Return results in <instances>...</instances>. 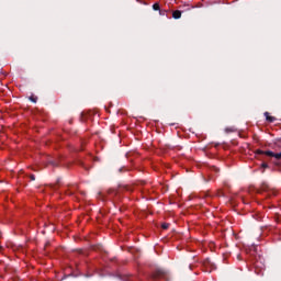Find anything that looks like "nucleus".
<instances>
[{
  "label": "nucleus",
  "instance_id": "1",
  "mask_svg": "<svg viewBox=\"0 0 281 281\" xmlns=\"http://www.w3.org/2000/svg\"><path fill=\"white\" fill-rule=\"evenodd\" d=\"M259 155H267L268 157H273L274 153L273 151H262V150H258Z\"/></svg>",
  "mask_w": 281,
  "mask_h": 281
},
{
  "label": "nucleus",
  "instance_id": "2",
  "mask_svg": "<svg viewBox=\"0 0 281 281\" xmlns=\"http://www.w3.org/2000/svg\"><path fill=\"white\" fill-rule=\"evenodd\" d=\"M265 117H266L267 122H274L276 121V117L269 116V112H265Z\"/></svg>",
  "mask_w": 281,
  "mask_h": 281
},
{
  "label": "nucleus",
  "instance_id": "3",
  "mask_svg": "<svg viewBox=\"0 0 281 281\" xmlns=\"http://www.w3.org/2000/svg\"><path fill=\"white\" fill-rule=\"evenodd\" d=\"M172 16L175 19H179L181 16V11H179V10L173 11Z\"/></svg>",
  "mask_w": 281,
  "mask_h": 281
},
{
  "label": "nucleus",
  "instance_id": "4",
  "mask_svg": "<svg viewBox=\"0 0 281 281\" xmlns=\"http://www.w3.org/2000/svg\"><path fill=\"white\" fill-rule=\"evenodd\" d=\"M272 157H274V159H281V153H279V154H273Z\"/></svg>",
  "mask_w": 281,
  "mask_h": 281
},
{
  "label": "nucleus",
  "instance_id": "5",
  "mask_svg": "<svg viewBox=\"0 0 281 281\" xmlns=\"http://www.w3.org/2000/svg\"><path fill=\"white\" fill-rule=\"evenodd\" d=\"M153 10H155V11L159 10V3H155V4L153 5Z\"/></svg>",
  "mask_w": 281,
  "mask_h": 281
},
{
  "label": "nucleus",
  "instance_id": "6",
  "mask_svg": "<svg viewBox=\"0 0 281 281\" xmlns=\"http://www.w3.org/2000/svg\"><path fill=\"white\" fill-rule=\"evenodd\" d=\"M161 227H162V229H168V227H170V224L165 223V224L161 225Z\"/></svg>",
  "mask_w": 281,
  "mask_h": 281
},
{
  "label": "nucleus",
  "instance_id": "7",
  "mask_svg": "<svg viewBox=\"0 0 281 281\" xmlns=\"http://www.w3.org/2000/svg\"><path fill=\"white\" fill-rule=\"evenodd\" d=\"M30 100H31L32 102H36V98H34V97H31Z\"/></svg>",
  "mask_w": 281,
  "mask_h": 281
},
{
  "label": "nucleus",
  "instance_id": "8",
  "mask_svg": "<svg viewBox=\"0 0 281 281\" xmlns=\"http://www.w3.org/2000/svg\"><path fill=\"white\" fill-rule=\"evenodd\" d=\"M261 166H262V168H269V165H267L265 162Z\"/></svg>",
  "mask_w": 281,
  "mask_h": 281
},
{
  "label": "nucleus",
  "instance_id": "9",
  "mask_svg": "<svg viewBox=\"0 0 281 281\" xmlns=\"http://www.w3.org/2000/svg\"><path fill=\"white\" fill-rule=\"evenodd\" d=\"M36 178H34V176H31V181H34Z\"/></svg>",
  "mask_w": 281,
  "mask_h": 281
},
{
  "label": "nucleus",
  "instance_id": "10",
  "mask_svg": "<svg viewBox=\"0 0 281 281\" xmlns=\"http://www.w3.org/2000/svg\"><path fill=\"white\" fill-rule=\"evenodd\" d=\"M50 164H52L53 166H56V162H54V161H50Z\"/></svg>",
  "mask_w": 281,
  "mask_h": 281
}]
</instances>
